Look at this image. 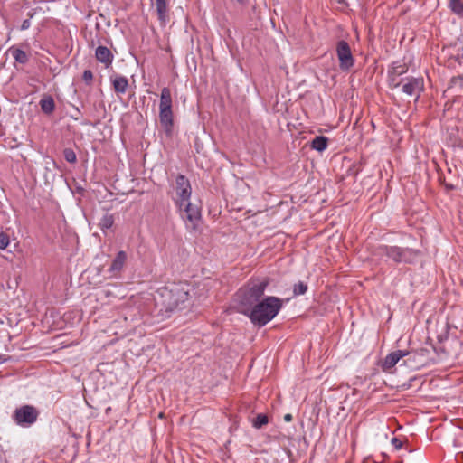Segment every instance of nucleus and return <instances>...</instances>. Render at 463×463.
I'll return each instance as SVG.
<instances>
[{
  "label": "nucleus",
  "instance_id": "13",
  "mask_svg": "<svg viewBox=\"0 0 463 463\" xmlns=\"http://www.w3.org/2000/svg\"><path fill=\"white\" fill-rule=\"evenodd\" d=\"M96 59L103 63L106 68L109 67L113 61L111 52L105 46H99L95 52Z\"/></svg>",
  "mask_w": 463,
  "mask_h": 463
},
{
  "label": "nucleus",
  "instance_id": "18",
  "mask_svg": "<svg viewBox=\"0 0 463 463\" xmlns=\"http://www.w3.org/2000/svg\"><path fill=\"white\" fill-rule=\"evenodd\" d=\"M402 248L397 246L385 247L386 255L396 262H402Z\"/></svg>",
  "mask_w": 463,
  "mask_h": 463
},
{
  "label": "nucleus",
  "instance_id": "16",
  "mask_svg": "<svg viewBox=\"0 0 463 463\" xmlns=\"http://www.w3.org/2000/svg\"><path fill=\"white\" fill-rule=\"evenodd\" d=\"M8 52L13 56L15 61L21 64H24L28 61L27 53L15 46L10 47Z\"/></svg>",
  "mask_w": 463,
  "mask_h": 463
},
{
  "label": "nucleus",
  "instance_id": "33",
  "mask_svg": "<svg viewBox=\"0 0 463 463\" xmlns=\"http://www.w3.org/2000/svg\"><path fill=\"white\" fill-rule=\"evenodd\" d=\"M452 173V170L450 168H449V174L451 175Z\"/></svg>",
  "mask_w": 463,
  "mask_h": 463
},
{
  "label": "nucleus",
  "instance_id": "32",
  "mask_svg": "<svg viewBox=\"0 0 463 463\" xmlns=\"http://www.w3.org/2000/svg\"><path fill=\"white\" fill-rule=\"evenodd\" d=\"M237 2H239L240 4H244L246 3L247 0H236Z\"/></svg>",
  "mask_w": 463,
  "mask_h": 463
},
{
  "label": "nucleus",
  "instance_id": "23",
  "mask_svg": "<svg viewBox=\"0 0 463 463\" xmlns=\"http://www.w3.org/2000/svg\"><path fill=\"white\" fill-rule=\"evenodd\" d=\"M268 423V417L265 414H258L252 420V425L256 429H260Z\"/></svg>",
  "mask_w": 463,
  "mask_h": 463
},
{
  "label": "nucleus",
  "instance_id": "28",
  "mask_svg": "<svg viewBox=\"0 0 463 463\" xmlns=\"http://www.w3.org/2000/svg\"><path fill=\"white\" fill-rule=\"evenodd\" d=\"M82 80L87 83V84H90L92 80H93V73L90 70H86L84 71L83 74H82Z\"/></svg>",
  "mask_w": 463,
  "mask_h": 463
},
{
  "label": "nucleus",
  "instance_id": "30",
  "mask_svg": "<svg viewBox=\"0 0 463 463\" xmlns=\"http://www.w3.org/2000/svg\"><path fill=\"white\" fill-rule=\"evenodd\" d=\"M284 420H285V421H288V422L292 420V415L289 413L286 414L284 416Z\"/></svg>",
  "mask_w": 463,
  "mask_h": 463
},
{
  "label": "nucleus",
  "instance_id": "5",
  "mask_svg": "<svg viewBox=\"0 0 463 463\" xmlns=\"http://www.w3.org/2000/svg\"><path fill=\"white\" fill-rule=\"evenodd\" d=\"M339 67L342 71H349L354 65V58L347 42L338 41L335 46Z\"/></svg>",
  "mask_w": 463,
  "mask_h": 463
},
{
  "label": "nucleus",
  "instance_id": "21",
  "mask_svg": "<svg viewBox=\"0 0 463 463\" xmlns=\"http://www.w3.org/2000/svg\"><path fill=\"white\" fill-rule=\"evenodd\" d=\"M418 256V251L409 248H402V262H412Z\"/></svg>",
  "mask_w": 463,
  "mask_h": 463
},
{
  "label": "nucleus",
  "instance_id": "24",
  "mask_svg": "<svg viewBox=\"0 0 463 463\" xmlns=\"http://www.w3.org/2000/svg\"><path fill=\"white\" fill-rule=\"evenodd\" d=\"M63 156L69 163H75L77 160L76 154L71 148H65L63 151Z\"/></svg>",
  "mask_w": 463,
  "mask_h": 463
},
{
  "label": "nucleus",
  "instance_id": "20",
  "mask_svg": "<svg viewBox=\"0 0 463 463\" xmlns=\"http://www.w3.org/2000/svg\"><path fill=\"white\" fill-rule=\"evenodd\" d=\"M42 110L46 114H51L55 108L54 100L52 98L48 97L46 99H43L40 101Z\"/></svg>",
  "mask_w": 463,
  "mask_h": 463
},
{
  "label": "nucleus",
  "instance_id": "17",
  "mask_svg": "<svg viewBox=\"0 0 463 463\" xmlns=\"http://www.w3.org/2000/svg\"><path fill=\"white\" fill-rule=\"evenodd\" d=\"M328 139L324 136L316 137L311 143V147L317 151L322 152L326 149Z\"/></svg>",
  "mask_w": 463,
  "mask_h": 463
},
{
  "label": "nucleus",
  "instance_id": "6",
  "mask_svg": "<svg viewBox=\"0 0 463 463\" xmlns=\"http://www.w3.org/2000/svg\"><path fill=\"white\" fill-rule=\"evenodd\" d=\"M179 213L186 225L194 229L201 220L200 204H179Z\"/></svg>",
  "mask_w": 463,
  "mask_h": 463
},
{
  "label": "nucleus",
  "instance_id": "22",
  "mask_svg": "<svg viewBox=\"0 0 463 463\" xmlns=\"http://www.w3.org/2000/svg\"><path fill=\"white\" fill-rule=\"evenodd\" d=\"M449 7L454 14L463 16V0H450Z\"/></svg>",
  "mask_w": 463,
  "mask_h": 463
},
{
  "label": "nucleus",
  "instance_id": "29",
  "mask_svg": "<svg viewBox=\"0 0 463 463\" xmlns=\"http://www.w3.org/2000/svg\"><path fill=\"white\" fill-rule=\"evenodd\" d=\"M392 443L394 445V447L399 449L402 448V442L397 439V438H393L392 439Z\"/></svg>",
  "mask_w": 463,
  "mask_h": 463
},
{
  "label": "nucleus",
  "instance_id": "1",
  "mask_svg": "<svg viewBox=\"0 0 463 463\" xmlns=\"http://www.w3.org/2000/svg\"><path fill=\"white\" fill-rule=\"evenodd\" d=\"M188 288L183 284H172L160 288L154 295L155 307L153 315L158 320L169 317L172 313L184 307L188 299Z\"/></svg>",
  "mask_w": 463,
  "mask_h": 463
},
{
  "label": "nucleus",
  "instance_id": "15",
  "mask_svg": "<svg viewBox=\"0 0 463 463\" xmlns=\"http://www.w3.org/2000/svg\"><path fill=\"white\" fill-rule=\"evenodd\" d=\"M158 19L165 24L167 18L168 5L166 0H155Z\"/></svg>",
  "mask_w": 463,
  "mask_h": 463
},
{
  "label": "nucleus",
  "instance_id": "11",
  "mask_svg": "<svg viewBox=\"0 0 463 463\" xmlns=\"http://www.w3.org/2000/svg\"><path fill=\"white\" fill-rule=\"evenodd\" d=\"M409 352L406 350H396L389 354L382 363V369L385 372H390L398 362L407 356Z\"/></svg>",
  "mask_w": 463,
  "mask_h": 463
},
{
  "label": "nucleus",
  "instance_id": "3",
  "mask_svg": "<svg viewBox=\"0 0 463 463\" xmlns=\"http://www.w3.org/2000/svg\"><path fill=\"white\" fill-rule=\"evenodd\" d=\"M159 121L166 135L171 136L174 126V112L172 93L168 87H164L161 90L159 100Z\"/></svg>",
  "mask_w": 463,
  "mask_h": 463
},
{
  "label": "nucleus",
  "instance_id": "10",
  "mask_svg": "<svg viewBox=\"0 0 463 463\" xmlns=\"http://www.w3.org/2000/svg\"><path fill=\"white\" fill-rule=\"evenodd\" d=\"M402 91L410 96H416V99H419L420 93L424 90L423 78H406L405 82L402 84Z\"/></svg>",
  "mask_w": 463,
  "mask_h": 463
},
{
  "label": "nucleus",
  "instance_id": "26",
  "mask_svg": "<svg viewBox=\"0 0 463 463\" xmlns=\"http://www.w3.org/2000/svg\"><path fill=\"white\" fill-rule=\"evenodd\" d=\"M307 287L303 282H298L294 286V294L295 295H303L307 292Z\"/></svg>",
  "mask_w": 463,
  "mask_h": 463
},
{
  "label": "nucleus",
  "instance_id": "31",
  "mask_svg": "<svg viewBox=\"0 0 463 463\" xmlns=\"http://www.w3.org/2000/svg\"><path fill=\"white\" fill-rule=\"evenodd\" d=\"M29 27V22L27 20L24 21L23 24H22V29L24 30V29H27Z\"/></svg>",
  "mask_w": 463,
  "mask_h": 463
},
{
  "label": "nucleus",
  "instance_id": "25",
  "mask_svg": "<svg viewBox=\"0 0 463 463\" xmlns=\"http://www.w3.org/2000/svg\"><path fill=\"white\" fill-rule=\"evenodd\" d=\"M459 179L456 177L455 175L453 178L449 177V180L447 181L446 178H444V184L448 189H454L458 185Z\"/></svg>",
  "mask_w": 463,
  "mask_h": 463
},
{
  "label": "nucleus",
  "instance_id": "8",
  "mask_svg": "<svg viewBox=\"0 0 463 463\" xmlns=\"http://www.w3.org/2000/svg\"><path fill=\"white\" fill-rule=\"evenodd\" d=\"M266 287V281L253 284L247 291L244 292L243 298L241 300V305L252 306L254 303L259 301L264 294Z\"/></svg>",
  "mask_w": 463,
  "mask_h": 463
},
{
  "label": "nucleus",
  "instance_id": "2",
  "mask_svg": "<svg viewBox=\"0 0 463 463\" xmlns=\"http://www.w3.org/2000/svg\"><path fill=\"white\" fill-rule=\"evenodd\" d=\"M282 307V300L277 297H267L256 303L251 308L241 307V313L248 316L258 326H263L271 321Z\"/></svg>",
  "mask_w": 463,
  "mask_h": 463
},
{
  "label": "nucleus",
  "instance_id": "27",
  "mask_svg": "<svg viewBox=\"0 0 463 463\" xmlns=\"http://www.w3.org/2000/svg\"><path fill=\"white\" fill-rule=\"evenodd\" d=\"M9 243H10L9 236L5 232H1L0 233V250L6 249V247L9 245Z\"/></svg>",
  "mask_w": 463,
  "mask_h": 463
},
{
  "label": "nucleus",
  "instance_id": "19",
  "mask_svg": "<svg viewBox=\"0 0 463 463\" xmlns=\"http://www.w3.org/2000/svg\"><path fill=\"white\" fill-rule=\"evenodd\" d=\"M114 223V218L113 215L106 213L103 215V217L99 221V227L102 230V232L106 234L107 231L109 230Z\"/></svg>",
  "mask_w": 463,
  "mask_h": 463
},
{
  "label": "nucleus",
  "instance_id": "14",
  "mask_svg": "<svg viewBox=\"0 0 463 463\" xmlns=\"http://www.w3.org/2000/svg\"><path fill=\"white\" fill-rule=\"evenodd\" d=\"M408 71V67L405 63L394 62L392 67L389 71L390 81L393 84V87L399 86V83H395V77L401 76Z\"/></svg>",
  "mask_w": 463,
  "mask_h": 463
},
{
  "label": "nucleus",
  "instance_id": "4",
  "mask_svg": "<svg viewBox=\"0 0 463 463\" xmlns=\"http://www.w3.org/2000/svg\"><path fill=\"white\" fill-rule=\"evenodd\" d=\"M12 418L17 425L29 427L37 420L38 411L32 405H23L15 409Z\"/></svg>",
  "mask_w": 463,
  "mask_h": 463
},
{
  "label": "nucleus",
  "instance_id": "12",
  "mask_svg": "<svg viewBox=\"0 0 463 463\" xmlns=\"http://www.w3.org/2000/svg\"><path fill=\"white\" fill-rule=\"evenodd\" d=\"M111 84L114 91L118 96L123 95L127 92L128 88V80L122 75H115L110 78Z\"/></svg>",
  "mask_w": 463,
  "mask_h": 463
},
{
  "label": "nucleus",
  "instance_id": "7",
  "mask_svg": "<svg viewBox=\"0 0 463 463\" xmlns=\"http://www.w3.org/2000/svg\"><path fill=\"white\" fill-rule=\"evenodd\" d=\"M128 260V253L125 250H119L117 252L115 257L111 260L110 266L107 272L109 273V279H119L124 268L127 265Z\"/></svg>",
  "mask_w": 463,
  "mask_h": 463
},
{
  "label": "nucleus",
  "instance_id": "9",
  "mask_svg": "<svg viewBox=\"0 0 463 463\" xmlns=\"http://www.w3.org/2000/svg\"><path fill=\"white\" fill-rule=\"evenodd\" d=\"M176 198L181 202L188 201L192 194L189 180L184 175H178L173 186Z\"/></svg>",
  "mask_w": 463,
  "mask_h": 463
}]
</instances>
